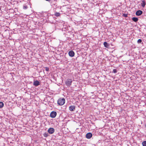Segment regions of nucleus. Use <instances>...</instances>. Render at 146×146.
I'll return each instance as SVG.
<instances>
[{"label":"nucleus","instance_id":"nucleus-1","mask_svg":"<svg viewBox=\"0 0 146 146\" xmlns=\"http://www.w3.org/2000/svg\"><path fill=\"white\" fill-rule=\"evenodd\" d=\"M65 102V99L64 98H60L59 99L58 101V104L60 106L63 105Z\"/></svg>","mask_w":146,"mask_h":146},{"label":"nucleus","instance_id":"nucleus-2","mask_svg":"<svg viewBox=\"0 0 146 146\" xmlns=\"http://www.w3.org/2000/svg\"><path fill=\"white\" fill-rule=\"evenodd\" d=\"M72 80L71 79H68L65 82V84L68 86H70L71 85L72 82Z\"/></svg>","mask_w":146,"mask_h":146},{"label":"nucleus","instance_id":"nucleus-3","mask_svg":"<svg viewBox=\"0 0 146 146\" xmlns=\"http://www.w3.org/2000/svg\"><path fill=\"white\" fill-rule=\"evenodd\" d=\"M56 114L57 113L56 112L53 111L50 114V116L52 118H54L56 117Z\"/></svg>","mask_w":146,"mask_h":146},{"label":"nucleus","instance_id":"nucleus-4","mask_svg":"<svg viewBox=\"0 0 146 146\" xmlns=\"http://www.w3.org/2000/svg\"><path fill=\"white\" fill-rule=\"evenodd\" d=\"M48 131L50 134H52L54 132V130L53 128H50L48 129Z\"/></svg>","mask_w":146,"mask_h":146},{"label":"nucleus","instance_id":"nucleus-5","mask_svg":"<svg viewBox=\"0 0 146 146\" xmlns=\"http://www.w3.org/2000/svg\"><path fill=\"white\" fill-rule=\"evenodd\" d=\"M143 13V11L141 10H138L135 13V14L137 16H140Z\"/></svg>","mask_w":146,"mask_h":146},{"label":"nucleus","instance_id":"nucleus-6","mask_svg":"<svg viewBox=\"0 0 146 146\" xmlns=\"http://www.w3.org/2000/svg\"><path fill=\"white\" fill-rule=\"evenodd\" d=\"M68 54L70 56L72 57L74 55V53L73 51L71 50L69 51Z\"/></svg>","mask_w":146,"mask_h":146},{"label":"nucleus","instance_id":"nucleus-7","mask_svg":"<svg viewBox=\"0 0 146 146\" xmlns=\"http://www.w3.org/2000/svg\"><path fill=\"white\" fill-rule=\"evenodd\" d=\"M92 134L91 133H88L86 135V137L88 139H90L92 136Z\"/></svg>","mask_w":146,"mask_h":146},{"label":"nucleus","instance_id":"nucleus-8","mask_svg":"<svg viewBox=\"0 0 146 146\" xmlns=\"http://www.w3.org/2000/svg\"><path fill=\"white\" fill-rule=\"evenodd\" d=\"M33 84L36 86H37L40 85V82L37 80H36L34 82Z\"/></svg>","mask_w":146,"mask_h":146},{"label":"nucleus","instance_id":"nucleus-9","mask_svg":"<svg viewBox=\"0 0 146 146\" xmlns=\"http://www.w3.org/2000/svg\"><path fill=\"white\" fill-rule=\"evenodd\" d=\"M75 107L74 106H71L69 107V110L71 111H73L75 110Z\"/></svg>","mask_w":146,"mask_h":146},{"label":"nucleus","instance_id":"nucleus-10","mask_svg":"<svg viewBox=\"0 0 146 146\" xmlns=\"http://www.w3.org/2000/svg\"><path fill=\"white\" fill-rule=\"evenodd\" d=\"M141 6L143 7H145V6L146 5V3L145 1H141Z\"/></svg>","mask_w":146,"mask_h":146},{"label":"nucleus","instance_id":"nucleus-11","mask_svg":"<svg viewBox=\"0 0 146 146\" xmlns=\"http://www.w3.org/2000/svg\"><path fill=\"white\" fill-rule=\"evenodd\" d=\"M104 46L106 48H108L109 46V44L106 42H104Z\"/></svg>","mask_w":146,"mask_h":146},{"label":"nucleus","instance_id":"nucleus-12","mask_svg":"<svg viewBox=\"0 0 146 146\" xmlns=\"http://www.w3.org/2000/svg\"><path fill=\"white\" fill-rule=\"evenodd\" d=\"M138 18L136 17H133L132 18V20L135 22H137L138 21Z\"/></svg>","mask_w":146,"mask_h":146},{"label":"nucleus","instance_id":"nucleus-13","mask_svg":"<svg viewBox=\"0 0 146 146\" xmlns=\"http://www.w3.org/2000/svg\"><path fill=\"white\" fill-rule=\"evenodd\" d=\"M4 106L3 103L1 102H0V108H2Z\"/></svg>","mask_w":146,"mask_h":146},{"label":"nucleus","instance_id":"nucleus-14","mask_svg":"<svg viewBox=\"0 0 146 146\" xmlns=\"http://www.w3.org/2000/svg\"><path fill=\"white\" fill-rule=\"evenodd\" d=\"M60 15V14L59 13L56 12V13H55L54 15L55 16L58 17Z\"/></svg>","mask_w":146,"mask_h":146},{"label":"nucleus","instance_id":"nucleus-15","mask_svg":"<svg viewBox=\"0 0 146 146\" xmlns=\"http://www.w3.org/2000/svg\"><path fill=\"white\" fill-rule=\"evenodd\" d=\"M143 146H146V141H144L142 143Z\"/></svg>","mask_w":146,"mask_h":146},{"label":"nucleus","instance_id":"nucleus-16","mask_svg":"<svg viewBox=\"0 0 146 146\" xmlns=\"http://www.w3.org/2000/svg\"><path fill=\"white\" fill-rule=\"evenodd\" d=\"M45 137H47L48 136V134L47 133H45L43 135Z\"/></svg>","mask_w":146,"mask_h":146},{"label":"nucleus","instance_id":"nucleus-17","mask_svg":"<svg viewBox=\"0 0 146 146\" xmlns=\"http://www.w3.org/2000/svg\"><path fill=\"white\" fill-rule=\"evenodd\" d=\"M28 8V7L27 5H24L23 6V9H27Z\"/></svg>","mask_w":146,"mask_h":146},{"label":"nucleus","instance_id":"nucleus-18","mask_svg":"<svg viewBox=\"0 0 146 146\" xmlns=\"http://www.w3.org/2000/svg\"><path fill=\"white\" fill-rule=\"evenodd\" d=\"M142 40L141 39H139L137 40V42L138 43H140L141 42Z\"/></svg>","mask_w":146,"mask_h":146},{"label":"nucleus","instance_id":"nucleus-19","mask_svg":"<svg viewBox=\"0 0 146 146\" xmlns=\"http://www.w3.org/2000/svg\"><path fill=\"white\" fill-rule=\"evenodd\" d=\"M123 16L125 17H127V15L126 14L124 13L123 14Z\"/></svg>","mask_w":146,"mask_h":146},{"label":"nucleus","instance_id":"nucleus-20","mask_svg":"<svg viewBox=\"0 0 146 146\" xmlns=\"http://www.w3.org/2000/svg\"><path fill=\"white\" fill-rule=\"evenodd\" d=\"M113 72L114 73H116L117 72V70L116 69H114L113 70Z\"/></svg>","mask_w":146,"mask_h":146},{"label":"nucleus","instance_id":"nucleus-21","mask_svg":"<svg viewBox=\"0 0 146 146\" xmlns=\"http://www.w3.org/2000/svg\"><path fill=\"white\" fill-rule=\"evenodd\" d=\"M45 70L47 71H49V68L48 67H46L45 68Z\"/></svg>","mask_w":146,"mask_h":146},{"label":"nucleus","instance_id":"nucleus-22","mask_svg":"<svg viewBox=\"0 0 146 146\" xmlns=\"http://www.w3.org/2000/svg\"><path fill=\"white\" fill-rule=\"evenodd\" d=\"M145 127H146V124L145 125Z\"/></svg>","mask_w":146,"mask_h":146}]
</instances>
